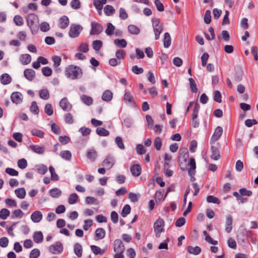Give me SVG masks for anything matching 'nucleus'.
Masks as SVG:
<instances>
[{
  "label": "nucleus",
  "mask_w": 258,
  "mask_h": 258,
  "mask_svg": "<svg viewBox=\"0 0 258 258\" xmlns=\"http://www.w3.org/2000/svg\"><path fill=\"white\" fill-rule=\"evenodd\" d=\"M164 221L162 219H158L156 221L154 224V230L156 236L158 238L160 237L161 232H164Z\"/></svg>",
  "instance_id": "nucleus-5"
},
{
  "label": "nucleus",
  "mask_w": 258,
  "mask_h": 258,
  "mask_svg": "<svg viewBox=\"0 0 258 258\" xmlns=\"http://www.w3.org/2000/svg\"><path fill=\"white\" fill-rule=\"evenodd\" d=\"M44 111L49 116L52 115L53 110L52 105L50 103H47L44 107Z\"/></svg>",
  "instance_id": "nucleus-51"
},
{
  "label": "nucleus",
  "mask_w": 258,
  "mask_h": 258,
  "mask_svg": "<svg viewBox=\"0 0 258 258\" xmlns=\"http://www.w3.org/2000/svg\"><path fill=\"white\" fill-rule=\"evenodd\" d=\"M115 29V27L111 23H108L107 24V29L105 30V33L108 36H111L113 34V32Z\"/></svg>",
  "instance_id": "nucleus-37"
},
{
  "label": "nucleus",
  "mask_w": 258,
  "mask_h": 258,
  "mask_svg": "<svg viewBox=\"0 0 258 258\" xmlns=\"http://www.w3.org/2000/svg\"><path fill=\"white\" fill-rule=\"evenodd\" d=\"M14 22L17 26H21L24 24V20L20 15H16L14 18Z\"/></svg>",
  "instance_id": "nucleus-48"
},
{
  "label": "nucleus",
  "mask_w": 258,
  "mask_h": 258,
  "mask_svg": "<svg viewBox=\"0 0 258 258\" xmlns=\"http://www.w3.org/2000/svg\"><path fill=\"white\" fill-rule=\"evenodd\" d=\"M105 231L104 229L102 228H99L96 230L95 231V236L96 237V239H102L104 238L105 236Z\"/></svg>",
  "instance_id": "nucleus-29"
},
{
  "label": "nucleus",
  "mask_w": 258,
  "mask_h": 258,
  "mask_svg": "<svg viewBox=\"0 0 258 258\" xmlns=\"http://www.w3.org/2000/svg\"><path fill=\"white\" fill-rule=\"evenodd\" d=\"M223 130H215L213 134L211 140L210 144L214 145L215 143L219 139L222 135Z\"/></svg>",
  "instance_id": "nucleus-16"
},
{
  "label": "nucleus",
  "mask_w": 258,
  "mask_h": 258,
  "mask_svg": "<svg viewBox=\"0 0 258 258\" xmlns=\"http://www.w3.org/2000/svg\"><path fill=\"white\" fill-rule=\"evenodd\" d=\"M12 81L11 76L8 74H4L1 76V82L3 85L10 84Z\"/></svg>",
  "instance_id": "nucleus-26"
},
{
  "label": "nucleus",
  "mask_w": 258,
  "mask_h": 258,
  "mask_svg": "<svg viewBox=\"0 0 258 258\" xmlns=\"http://www.w3.org/2000/svg\"><path fill=\"white\" fill-rule=\"evenodd\" d=\"M40 29L42 32H47L50 29L49 24L46 22L41 23L40 25Z\"/></svg>",
  "instance_id": "nucleus-57"
},
{
  "label": "nucleus",
  "mask_w": 258,
  "mask_h": 258,
  "mask_svg": "<svg viewBox=\"0 0 258 258\" xmlns=\"http://www.w3.org/2000/svg\"><path fill=\"white\" fill-rule=\"evenodd\" d=\"M20 61L23 64H28L31 61V56L29 54H22L20 57Z\"/></svg>",
  "instance_id": "nucleus-28"
},
{
  "label": "nucleus",
  "mask_w": 258,
  "mask_h": 258,
  "mask_svg": "<svg viewBox=\"0 0 258 258\" xmlns=\"http://www.w3.org/2000/svg\"><path fill=\"white\" fill-rule=\"evenodd\" d=\"M115 142L117 144L118 147L120 149H124V146L122 142V138L120 137H116L115 139Z\"/></svg>",
  "instance_id": "nucleus-62"
},
{
  "label": "nucleus",
  "mask_w": 258,
  "mask_h": 258,
  "mask_svg": "<svg viewBox=\"0 0 258 258\" xmlns=\"http://www.w3.org/2000/svg\"><path fill=\"white\" fill-rule=\"evenodd\" d=\"M207 201L208 203H212L214 204H219L220 203V201L217 198L213 196H208L207 197Z\"/></svg>",
  "instance_id": "nucleus-54"
},
{
  "label": "nucleus",
  "mask_w": 258,
  "mask_h": 258,
  "mask_svg": "<svg viewBox=\"0 0 258 258\" xmlns=\"http://www.w3.org/2000/svg\"><path fill=\"white\" fill-rule=\"evenodd\" d=\"M209 57V55L207 52H204L201 56L202 65L205 67L207 65V60Z\"/></svg>",
  "instance_id": "nucleus-63"
},
{
  "label": "nucleus",
  "mask_w": 258,
  "mask_h": 258,
  "mask_svg": "<svg viewBox=\"0 0 258 258\" xmlns=\"http://www.w3.org/2000/svg\"><path fill=\"white\" fill-rule=\"evenodd\" d=\"M10 215V212L7 209H2L0 211V218L2 219H6Z\"/></svg>",
  "instance_id": "nucleus-44"
},
{
  "label": "nucleus",
  "mask_w": 258,
  "mask_h": 258,
  "mask_svg": "<svg viewBox=\"0 0 258 258\" xmlns=\"http://www.w3.org/2000/svg\"><path fill=\"white\" fill-rule=\"evenodd\" d=\"M114 43L116 46L122 48H124L127 45V42L124 39H115Z\"/></svg>",
  "instance_id": "nucleus-33"
},
{
  "label": "nucleus",
  "mask_w": 258,
  "mask_h": 258,
  "mask_svg": "<svg viewBox=\"0 0 258 258\" xmlns=\"http://www.w3.org/2000/svg\"><path fill=\"white\" fill-rule=\"evenodd\" d=\"M113 97V94L109 90H106L102 94V99L106 102L110 101Z\"/></svg>",
  "instance_id": "nucleus-22"
},
{
  "label": "nucleus",
  "mask_w": 258,
  "mask_h": 258,
  "mask_svg": "<svg viewBox=\"0 0 258 258\" xmlns=\"http://www.w3.org/2000/svg\"><path fill=\"white\" fill-rule=\"evenodd\" d=\"M98 156L97 152L94 149H90L87 153V158L92 162L95 161Z\"/></svg>",
  "instance_id": "nucleus-25"
},
{
  "label": "nucleus",
  "mask_w": 258,
  "mask_h": 258,
  "mask_svg": "<svg viewBox=\"0 0 258 258\" xmlns=\"http://www.w3.org/2000/svg\"><path fill=\"white\" fill-rule=\"evenodd\" d=\"M83 29V27L79 24H72L70 26L69 35L73 38H77L79 37Z\"/></svg>",
  "instance_id": "nucleus-6"
},
{
  "label": "nucleus",
  "mask_w": 258,
  "mask_h": 258,
  "mask_svg": "<svg viewBox=\"0 0 258 258\" xmlns=\"http://www.w3.org/2000/svg\"><path fill=\"white\" fill-rule=\"evenodd\" d=\"M78 200V196L77 194L76 193H73L70 195L68 199V203L71 205H73L77 203Z\"/></svg>",
  "instance_id": "nucleus-42"
},
{
  "label": "nucleus",
  "mask_w": 258,
  "mask_h": 258,
  "mask_svg": "<svg viewBox=\"0 0 258 258\" xmlns=\"http://www.w3.org/2000/svg\"><path fill=\"white\" fill-rule=\"evenodd\" d=\"M125 55V51L123 49H118L115 53V56L118 59H123Z\"/></svg>",
  "instance_id": "nucleus-52"
},
{
  "label": "nucleus",
  "mask_w": 258,
  "mask_h": 258,
  "mask_svg": "<svg viewBox=\"0 0 258 258\" xmlns=\"http://www.w3.org/2000/svg\"><path fill=\"white\" fill-rule=\"evenodd\" d=\"M171 43V37L169 33L166 32L164 35L163 45L165 48H168Z\"/></svg>",
  "instance_id": "nucleus-27"
},
{
  "label": "nucleus",
  "mask_w": 258,
  "mask_h": 258,
  "mask_svg": "<svg viewBox=\"0 0 258 258\" xmlns=\"http://www.w3.org/2000/svg\"><path fill=\"white\" fill-rule=\"evenodd\" d=\"M31 218L34 222L38 223L42 218V214L39 211H36L32 214Z\"/></svg>",
  "instance_id": "nucleus-18"
},
{
  "label": "nucleus",
  "mask_w": 258,
  "mask_h": 258,
  "mask_svg": "<svg viewBox=\"0 0 258 258\" xmlns=\"http://www.w3.org/2000/svg\"><path fill=\"white\" fill-rule=\"evenodd\" d=\"M188 165L189 166L188 169V175L190 176V180L194 181L196 180L194 176L195 175V169L196 168V161L194 158H190L188 162Z\"/></svg>",
  "instance_id": "nucleus-7"
},
{
  "label": "nucleus",
  "mask_w": 258,
  "mask_h": 258,
  "mask_svg": "<svg viewBox=\"0 0 258 258\" xmlns=\"http://www.w3.org/2000/svg\"><path fill=\"white\" fill-rule=\"evenodd\" d=\"M103 45V42L101 40H94L92 43L93 48L96 50H99Z\"/></svg>",
  "instance_id": "nucleus-41"
},
{
  "label": "nucleus",
  "mask_w": 258,
  "mask_h": 258,
  "mask_svg": "<svg viewBox=\"0 0 258 258\" xmlns=\"http://www.w3.org/2000/svg\"><path fill=\"white\" fill-rule=\"evenodd\" d=\"M18 166L21 169H25L27 166V162L26 159L23 158L18 161Z\"/></svg>",
  "instance_id": "nucleus-61"
},
{
  "label": "nucleus",
  "mask_w": 258,
  "mask_h": 258,
  "mask_svg": "<svg viewBox=\"0 0 258 258\" xmlns=\"http://www.w3.org/2000/svg\"><path fill=\"white\" fill-rule=\"evenodd\" d=\"M124 246L120 239H116L114 241V251L115 252L123 253L124 251Z\"/></svg>",
  "instance_id": "nucleus-11"
},
{
  "label": "nucleus",
  "mask_w": 258,
  "mask_h": 258,
  "mask_svg": "<svg viewBox=\"0 0 258 258\" xmlns=\"http://www.w3.org/2000/svg\"><path fill=\"white\" fill-rule=\"evenodd\" d=\"M40 251L38 249H33L30 253L29 258H38L40 255Z\"/></svg>",
  "instance_id": "nucleus-60"
},
{
  "label": "nucleus",
  "mask_w": 258,
  "mask_h": 258,
  "mask_svg": "<svg viewBox=\"0 0 258 258\" xmlns=\"http://www.w3.org/2000/svg\"><path fill=\"white\" fill-rule=\"evenodd\" d=\"M131 208L129 205H125L122 209L120 215L122 217H125L131 212Z\"/></svg>",
  "instance_id": "nucleus-39"
},
{
  "label": "nucleus",
  "mask_w": 258,
  "mask_h": 258,
  "mask_svg": "<svg viewBox=\"0 0 258 258\" xmlns=\"http://www.w3.org/2000/svg\"><path fill=\"white\" fill-rule=\"evenodd\" d=\"M152 27L155 34V39L158 40L160 38V35L163 30V25L160 23L158 18H153L152 19Z\"/></svg>",
  "instance_id": "nucleus-4"
},
{
  "label": "nucleus",
  "mask_w": 258,
  "mask_h": 258,
  "mask_svg": "<svg viewBox=\"0 0 258 258\" xmlns=\"http://www.w3.org/2000/svg\"><path fill=\"white\" fill-rule=\"evenodd\" d=\"M43 75L46 77H49L52 75V70L48 67H45L42 69Z\"/></svg>",
  "instance_id": "nucleus-53"
},
{
  "label": "nucleus",
  "mask_w": 258,
  "mask_h": 258,
  "mask_svg": "<svg viewBox=\"0 0 258 258\" xmlns=\"http://www.w3.org/2000/svg\"><path fill=\"white\" fill-rule=\"evenodd\" d=\"M15 192L17 197L20 199H23L25 197L26 191L24 187L16 189Z\"/></svg>",
  "instance_id": "nucleus-31"
},
{
  "label": "nucleus",
  "mask_w": 258,
  "mask_h": 258,
  "mask_svg": "<svg viewBox=\"0 0 258 258\" xmlns=\"http://www.w3.org/2000/svg\"><path fill=\"white\" fill-rule=\"evenodd\" d=\"M52 60L54 63L53 66L54 67H58L61 63V58L58 56H53L52 57Z\"/></svg>",
  "instance_id": "nucleus-56"
},
{
  "label": "nucleus",
  "mask_w": 258,
  "mask_h": 258,
  "mask_svg": "<svg viewBox=\"0 0 258 258\" xmlns=\"http://www.w3.org/2000/svg\"><path fill=\"white\" fill-rule=\"evenodd\" d=\"M232 217L231 215H228L226 218L225 222V231L227 233H230L232 229Z\"/></svg>",
  "instance_id": "nucleus-19"
},
{
  "label": "nucleus",
  "mask_w": 258,
  "mask_h": 258,
  "mask_svg": "<svg viewBox=\"0 0 258 258\" xmlns=\"http://www.w3.org/2000/svg\"><path fill=\"white\" fill-rule=\"evenodd\" d=\"M49 249L53 254L59 253L63 250L62 244L60 242L57 241L54 244L50 245Z\"/></svg>",
  "instance_id": "nucleus-9"
},
{
  "label": "nucleus",
  "mask_w": 258,
  "mask_h": 258,
  "mask_svg": "<svg viewBox=\"0 0 258 258\" xmlns=\"http://www.w3.org/2000/svg\"><path fill=\"white\" fill-rule=\"evenodd\" d=\"M60 156L63 159L67 160H71L72 158V154L70 151L68 150L63 151L60 153Z\"/></svg>",
  "instance_id": "nucleus-49"
},
{
  "label": "nucleus",
  "mask_w": 258,
  "mask_h": 258,
  "mask_svg": "<svg viewBox=\"0 0 258 258\" xmlns=\"http://www.w3.org/2000/svg\"><path fill=\"white\" fill-rule=\"evenodd\" d=\"M23 216V212L20 209H18L14 211L11 217L12 219H14L15 218H21Z\"/></svg>",
  "instance_id": "nucleus-50"
},
{
  "label": "nucleus",
  "mask_w": 258,
  "mask_h": 258,
  "mask_svg": "<svg viewBox=\"0 0 258 258\" xmlns=\"http://www.w3.org/2000/svg\"><path fill=\"white\" fill-rule=\"evenodd\" d=\"M74 252L78 257H81L82 255V245L77 243L74 245Z\"/></svg>",
  "instance_id": "nucleus-32"
},
{
  "label": "nucleus",
  "mask_w": 258,
  "mask_h": 258,
  "mask_svg": "<svg viewBox=\"0 0 258 258\" xmlns=\"http://www.w3.org/2000/svg\"><path fill=\"white\" fill-rule=\"evenodd\" d=\"M154 4H155L158 11H159V12L164 11V5L160 2V0H155Z\"/></svg>",
  "instance_id": "nucleus-59"
},
{
  "label": "nucleus",
  "mask_w": 258,
  "mask_h": 258,
  "mask_svg": "<svg viewBox=\"0 0 258 258\" xmlns=\"http://www.w3.org/2000/svg\"><path fill=\"white\" fill-rule=\"evenodd\" d=\"M128 31L132 34L137 35L140 32V29L134 25H130L128 26Z\"/></svg>",
  "instance_id": "nucleus-35"
},
{
  "label": "nucleus",
  "mask_w": 258,
  "mask_h": 258,
  "mask_svg": "<svg viewBox=\"0 0 258 258\" xmlns=\"http://www.w3.org/2000/svg\"><path fill=\"white\" fill-rule=\"evenodd\" d=\"M189 157L188 152L187 149L184 148L182 150V152L178 157V164L182 171L187 170L188 163L187 159Z\"/></svg>",
  "instance_id": "nucleus-3"
},
{
  "label": "nucleus",
  "mask_w": 258,
  "mask_h": 258,
  "mask_svg": "<svg viewBox=\"0 0 258 258\" xmlns=\"http://www.w3.org/2000/svg\"><path fill=\"white\" fill-rule=\"evenodd\" d=\"M141 167L139 164L133 165L131 168V171L134 176H139L141 173Z\"/></svg>",
  "instance_id": "nucleus-20"
},
{
  "label": "nucleus",
  "mask_w": 258,
  "mask_h": 258,
  "mask_svg": "<svg viewBox=\"0 0 258 258\" xmlns=\"http://www.w3.org/2000/svg\"><path fill=\"white\" fill-rule=\"evenodd\" d=\"M211 158L214 160H218L221 158V155L220 154V151L219 148L214 146L213 145H212L211 147Z\"/></svg>",
  "instance_id": "nucleus-12"
},
{
  "label": "nucleus",
  "mask_w": 258,
  "mask_h": 258,
  "mask_svg": "<svg viewBox=\"0 0 258 258\" xmlns=\"http://www.w3.org/2000/svg\"><path fill=\"white\" fill-rule=\"evenodd\" d=\"M49 193L52 197L56 198L60 196L61 191L57 188H54L50 190Z\"/></svg>",
  "instance_id": "nucleus-40"
},
{
  "label": "nucleus",
  "mask_w": 258,
  "mask_h": 258,
  "mask_svg": "<svg viewBox=\"0 0 258 258\" xmlns=\"http://www.w3.org/2000/svg\"><path fill=\"white\" fill-rule=\"evenodd\" d=\"M29 148L37 154H42L44 152V147L38 145H30Z\"/></svg>",
  "instance_id": "nucleus-30"
},
{
  "label": "nucleus",
  "mask_w": 258,
  "mask_h": 258,
  "mask_svg": "<svg viewBox=\"0 0 258 258\" xmlns=\"http://www.w3.org/2000/svg\"><path fill=\"white\" fill-rule=\"evenodd\" d=\"M30 110L31 112L35 114H38L39 113V109L36 101H34L32 102Z\"/></svg>",
  "instance_id": "nucleus-43"
},
{
  "label": "nucleus",
  "mask_w": 258,
  "mask_h": 258,
  "mask_svg": "<svg viewBox=\"0 0 258 258\" xmlns=\"http://www.w3.org/2000/svg\"><path fill=\"white\" fill-rule=\"evenodd\" d=\"M186 249L190 254H192L195 255H198L200 254L201 252V248L198 246H196L195 247L188 246L186 247Z\"/></svg>",
  "instance_id": "nucleus-23"
},
{
  "label": "nucleus",
  "mask_w": 258,
  "mask_h": 258,
  "mask_svg": "<svg viewBox=\"0 0 258 258\" xmlns=\"http://www.w3.org/2000/svg\"><path fill=\"white\" fill-rule=\"evenodd\" d=\"M103 30L102 26L99 23L93 22L91 23V35H98L102 32Z\"/></svg>",
  "instance_id": "nucleus-8"
},
{
  "label": "nucleus",
  "mask_w": 258,
  "mask_h": 258,
  "mask_svg": "<svg viewBox=\"0 0 258 258\" xmlns=\"http://www.w3.org/2000/svg\"><path fill=\"white\" fill-rule=\"evenodd\" d=\"M188 81L191 92L192 93H197L198 91V88L195 80L192 78H189L188 79Z\"/></svg>",
  "instance_id": "nucleus-47"
},
{
  "label": "nucleus",
  "mask_w": 258,
  "mask_h": 258,
  "mask_svg": "<svg viewBox=\"0 0 258 258\" xmlns=\"http://www.w3.org/2000/svg\"><path fill=\"white\" fill-rule=\"evenodd\" d=\"M25 77L29 81H32L35 77V72L31 69H27L24 72Z\"/></svg>",
  "instance_id": "nucleus-14"
},
{
  "label": "nucleus",
  "mask_w": 258,
  "mask_h": 258,
  "mask_svg": "<svg viewBox=\"0 0 258 258\" xmlns=\"http://www.w3.org/2000/svg\"><path fill=\"white\" fill-rule=\"evenodd\" d=\"M49 169L51 173V179L53 180H58L59 179V177L55 173L54 168L52 166H50Z\"/></svg>",
  "instance_id": "nucleus-55"
},
{
  "label": "nucleus",
  "mask_w": 258,
  "mask_h": 258,
  "mask_svg": "<svg viewBox=\"0 0 258 258\" xmlns=\"http://www.w3.org/2000/svg\"><path fill=\"white\" fill-rule=\"evenodd\" d=\"M124 100L132 104L133 106H135L136 103L134 101L133 95L130 92H125L124 95Z\"/></svg>",
  "instance_id": "nucleus-38"
},
{
  "label": "nucleus",
  "mask_w": 258,
  "mask_h": 258,
  "mask_svg": "<svg viewBox=\"0 0 258 258\" xmlns=\"http://www.w3.org/2000/svg\"><path fill=\"white\" fill-rule=\"evenodd\" d=\"M59 28L62 29L66 28L69 25L70 21L68 17L63 16L59 19Z\"/></svg>",
  "instance_id": "nucleus-15"
},
{
  "label": "nucleus",
  "mask_w": 258,
  "mask_h": 258,
  "mask_svg": "<svg viewBox=\"0 0 258 258\" xmlns=\"http://www.w3.org/2000/svg\"><path fill=\"white\" fill-rule=\"evenodd\" d=\"M33 240L37 243H41L43 240V235L41 231L34 232L33 234Z\"/></svg>",
  "instance_id": "nucleus-24"
},
{
  "label": "nucleus",
  "mask_w": 258,
  "mask_h": 258,
  "mask_svg": "<svg viewBox=\"0 0 258 258\" xmlns=\"http://www.w3.org/2000/svg\"><path fill=\"white\" fill-rule=\"evenodd\" d=\"M27 23L30 28L32 33L36 34L38 30L39 19L38 16L34 14H29L26 17Z\"/></svg>",
  "instance_id": "nucleus-1"
},
{
  "label": "nucleus",
  "mask_w": 258,
  "mask_h": 258,
  "mask_svg": "<svg viewBox=\"0 0 258 258\" xmlns=\"http://www.w3.org/2000/svg\"><path fill=\"white\" fill-rule=\"evenodd\" d=\"M59 106L62 110L66 111H69L72 108V104L69 102L67 97H64L59 102Z\"/></svg>",
  "instance_id": "nucleus-10"
},
{
  "label": "nucleus",
  "mask_w": 258,
  "mask_h": 258,
  "mask_svg": "<svg viewBox=\"0 0 258 258\" xmlns=\"http://www.w3.org/2000/svg\"><path fill=\"white\" fill-rule=\"evenodd\" d=\"M82 101L87 105H91L93 103V99L86 95H83L81 96Z\"/></svg>",
  "instance_id": "nucleus-45"
},
{
  "label": "nucleus",
  "mask_w": 258,
  "mask_h": 258,
  "mask_svg": "<svg viewBox=\"0 0 258 258\" xmlns=\"http://www.w3.org/2000/svg\"><path fill=\"white\" fill-rule=\"evenodd\" d=\"M114 164V159L111 156H108L103 161L102 164L104 166L111 168Z\"/></svg>",
  "instance_id": "nucleus-21"
},
{
  "label": "nucleus",
  "mask_w": 258,
  "mask_h": 258,
  "mask_svg": "<svg viewBox=\"0 0 258 258\" xmlns=\"http://www.w3.org/2000/svg\"><path fill=\"white\" fill-rule=\"evenodd\" d=\"M11 99L14 103L18 104L22 101V95L19 92H13L11 94Z\"/></svg>",
  "instance_id": "nucleus-13"
},
{
  "label": "nucleus",
  "mask_w": 258,
  "mask_h": 258,
  "mask_svg": "<svg viewBox=\"0 0 258 258\" xmlns=\"http://www.w3.org/2000/svg\"><path fill=\"white\" fill-rule=\"evenodd\" d=\"M39 97L44 100L48 99L50 97L48 90L47 89L41 90L39 92Z\"/></svg>",
  "instance_id": "nucleus-36"
},
{
  "label": "nucleus",
  "mask_w": 258,
  "mask_h": 258,
  "mask_svg": "<svg viewBox=\"0 0 258 258\" xmlns=\"http://www.w3.org/2000/svg\"><path fill=\"white\" fill-rule=\"evenodd\" d=\"M78 50L82 52H87L88 51V45L87 43H82L79 46Z\"/></svg>",
  "instance_id": "nucleus-64"
},
{
  "label": "nucleus",
  "mask_w": 258,
  "mask_h": 258,
  "mask_svg": "<svg viewBox=\"0 0 258 258\" xmlns=\"http://www.w3.org/2000/svg\"><path fill=\"white\" fill-rule=\"evenodd\" d=\"M107 3V0H94L93 5L95 7L96 9L99 12V15L101 14V10L103 8V5H105Z\"/></svg>",
  "instance_id": "nucleus-17"
},
{
  "label": "nucleus",
  "mask_w": 258,
  "mask_h": 258,
  "mask_svg": "<svg viewBox=\"0 0 258 258\" xmlns=\"http://www.w3.org/2000/svg\"><path fill=\"white\" fill-rule=\"evenodd\" d=\"M104 13L106 16H111L115 13V9L111 5H106L104 9Z\"/></svg>",
  "instance_id": "nucleus-34"
},
{
  "label": "nucleus",
  "mask_w": 258,
  "mask_h": 258,
  "mask_svg": "<svg viewBox=\"0 0 258 258\" xmlns=\"http://www.w3.org/2000/svg\"><path fill=\"white\" fill-rule=\"evenodd\" d=\"M162 145V141L160 137H156L154 141V145L157 150H160Z\"/></svg>",
  "instance_id": "nucleus-46"
},
{
  "label": "nucleus",
  "mask_w": 258,
  "mask_h": 258,
  "mask_svg": "<svg viewBox=\"0 0 258 258\" xmlns=\"http://www.w3.org/2000/svg\"><path fill=\"white\" fill-rule=\"evenodd\" d=\"M66 76L73 80L78 79L82 75L81 69L74 65H70L66 70Z\"/></svg>",
  "instance_id": "nucleus-2"
},
{
  "label": "nucleus",
  "mask_w": 258,
  "mask_h": 258,
  "mask_svg": "<svg viewBox=\"0 0 258 258\" xmlns=\"http://www.w3.org/2000/svg\"><path fill=\"white\" fill-rule=\"evenodd\" d=\"M204 22L206 24H210L211 21V12L210 10H207L204 16Z\"/></svg>",
  "instance_id": "nucleus-58"
}]
</instances>
